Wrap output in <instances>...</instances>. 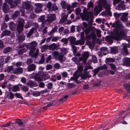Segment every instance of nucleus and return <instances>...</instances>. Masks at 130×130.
<instances>
[{"label":"nucleus","mask_w":130,"mask_h":130,"mask_svg":"<svg viewBox=\"0 0 130 130\" xmlns=\"http://www.w3.org/2000/svg\"><path fill=\"white\" fill-rule=\"evenodd\" d=\"M112 26L115 27L114 29L115 34L112 36V38L116 40H120L124 37L125 34L124 27L119 21H117L112 24Z\"/></svg>","instance_id":"1"},{"label":"nucleus","mask_w":130,"mask_h":130,"mask_svg":"<svg viewBox=\"0 0 130 130\" xmlns=\"http://www.w3.org/2000/svg\"><path fill=\"white\" fill-rule=\"evenodd\" d=\"M104 7L105 9V12H103L102 14L103 15L107 14L110 16L112 14L110 11L111 9L110 6L109 4H108L106 0H99L98 6H96L94 8V11L98 13L100 12L102 10V6Z\"/></svg>","instance_id":"2"},{"label":"nucleus","mask_w":130,"mask_h":130,"mask_svg":"<svg viewBox=\"0 0 130 130\" xmlns=\"http://www.w3.org/2000/svg\"><path fill=\"white\" fill-rule=\"evenodd\" d=\"M92 15L93 14L92 12H88L86 9H84L83 13L80 14V16L82 20L86 21L89 20L90 18H91L92 16Z\"/></svg>","instance_id":"3"},{"label":"nucleus","mask_w":130,"mask_h":130,"mask_svg":"<svg viewBox=\"0 0 130 130\" xmlns=\"http://www.w3.org/2000/svg\"><path fill=\"white\" fill-rule=\"evenodd\" d=\"M18 21V23L17 29L18 32L20 33L23 29L25 22L24 20L21 18H19Z\"/></svg>","instance_id":"4"},{"label":"nucleus","mask_w":130,"mask_h":130,"mask_svg":"<svg viewBox=\"0 0 130 130\" xmlns=\"http://www.w3.org/2000/svg\"><path fill=\"white\" fill-rule=\"evenodd\" d=\"M85 31L86 35H88L91 32L89 35L90 37H92L93 39H94L95 38L96 35L95 32L93 30L92 28L89 27L85 30Z\"/></svg>","instance_id":"5"},{"label":"nucleus","mask_w":130,"mask_h":130,"mask_svg":"<svg viewBox=\"0 0 130 130\" xmlns=\"http://www.w3.org/2000/svg\"><path fill=\"white\" fill-rule=\"evenodd\" d=\"M6 2L8 3L10 5V7L12 8H14L19 4L21 2V0H14V2H12V0H5Z\"/></svg>","instance_id":"6"},{"label":"nucleus","mask_w":130,"mask_h":130,"mask_svg":"<svg viewBox=\"0 0 130 130\" xmlns=\"http://www.w3.org/2000/svg\"><path fill=\"white\" fill-rule=\"evenodd\" d=\"M22 7L26 9L28 12L31 13L32 11L33 7L27 2L23 3Z\"/></svg>","instance_id":"7"},{"label":"nucleus","mask_w":130,"mask_h":130,"mask_svg":"<svg viewBox=\"0 0 130 130\" xmlns=\"http://www.w3.org/2000/svg\"><path fill=\"white\" fill-rule=\"evenodd\" d=\"M39 52V49L36 48L30 51L29 54L31 57L35 59L38 55Z\"/></svg>","instance_id":"8"},{"label":"nucleus","mask_w":130,"mask_h":130,"mask_svg":"<svg viewBox=\"0 0 130 130\" xmlns=\"http://www.w3.org/2000/svg\"><path fill=\"white\" fill-rule=\"evenodd\" d=\"M89 56V54L88 52H85L83 54V56L79 58V61L83 60L84 63L85 64Z\"/></svg>","instance_id":"9"},{"label":"nucleus","mask_w":130,"mask_h":130,"mask_svg":"<svg viewBox=\"0 0 130 130\" xmlns=\"http://www.w3.org/2000/svg\"><path fill=\"white\" fill-rule=\"evenodd\" d=\"M123 48L121 49V53L123 55L126 56L128 54V51L127 48V45L125 43H123L122 44Z\"/></svg>","instance_id":"10"},{"label":"nucleus","mask_w":130,"mask_h":130,"mask_svg":"<svg viewBox=\"0 0 130 130\" xmlns=\"http://www.w3.org/2000/svg\"><path fill=\"white\" fill-rule=\"evenodd\" d=\"M37 45V43L35 41H33L29 43L26 46L29 47L30 51L36 48V47Z\"/></svg>","instance_id":"11"},{"label":"nucleus","mask_w":130,"mask_h":130,"mask_svg":"<svg viewBox=\"0 0 130 130\" xmlns=\"http://www.w3.org/2000/svg\"><path fill=\"white\" fill-rule=\"evenodd\" d=\"M35 13H38L41 12L42 10L41 8L42 7V5L40 3H36L35 4Z\"/></svg>","instance_id":"12"},{"label":"nucleus","mask_w":130,"mask_h":130,"mask_svg":"<svg viewBox=\"0 0 130 130\" xmlns=\"http://www.w3.org/2000/svg\"><path fill=\"white\" fill-rule=\"evenodd\" d=\"M47 18V21L49 22H51L56 19L55 15L54 14L48 15Z\"/></svg>","instance_id":"13"},{"label":"nucleus","mask_w":130,"mask_h":130,"mask_svg":"<svg viewBox=\"0 0 130 130\" xmlns=\"http://www.w3.org/2000/svg\"><path fill=\"white\" fill-rule=\"evenodd\" d=\"M61 5L62 8L64 9L67 8V9L69 10L71 8V6L67 4L64 1H62L61 3Z\"/></svg>","instance_id":"14"},{"label":"nucleus","mask_w":130,"mask_h":130,"mask_svg":"<svg viewBox=\"0 0 130 130\" xmlns=\"http://www.w3.org/2000/svg\"><path fill=\"white\" fill-rule=\"evenodd\" d=\"M68 17L67 15L66 14L64 13H63L62 14L61 19L59 22L60 24H63L65 21L67 20Z\"/></svg>","instance_id":"15"},{"label":"nucleus","mask_w":130,"mask_h":130,"mask_svg":"<svg viewBox=\"0 0 130 130\" xmlns=\"http://www.w3.org/2000/svg\"><path fill=\"white\" fill-rule=\"evenodd\" d=\"M22 69L20 67L15 68L13 70L12 73L14 74L21 73L23 72Z\"/></svg>","instance_id":"16"},{"label":"nucleus","mask_w":130,"mask_h":130,"mask_svg":"<svg viewBox=\"0 0 130 130\" xmlns=\"http://www.w3.org/2000/svg\"><path fill=\"white\" fill-rule=\"evenodd\" d=\"M2 9L4 12L8 13L9 11V8L6 3H4L3 4Z\"/></svg>","instance_id":"17"},{"label":"nucleus","mask_w":130,"mask_h":130,"mask_svg":"<svg viewBox=\"0 0 130 130\" xmlns=\"http://www.w3.org/2000/svg\"><path fill=\"white\" fill-rule=\"evenodd\" d=\"M36 66L34 64H32L29 65L27 68V70L28 71H31L35 70Z\"/></svg>","instance_id":"18"},{"label":"nucleus","mask_w":130,"mask_h":130,"mask_svg":"<svg viewBox=\"0 0 130 130\" xmlns=\"http://www.w3.org/2000/svg\"><path fill=\"white\" fill-rule=\"evenodd\" d=\"M123 64L124 65L127 66L130 65V58H127L123 59Z\"/></svg>","instance_id":"19"},{"label":"nucleus","mask_w":130,"mask_h":130,"mask_svg":"<svg viewBox=\"0 0 130 130\" xmlns=\"http://www.w3.org/2000/svg\"><path fill=\"white\" fill-rule=\"evenodd\" d=\"M116 9L117 10H125V6L123 4H119L116 7Z\"/></svg>","instance_id":"20"},{"label":"nucleus","mask_w":130,"mask_h":130,"mask_svg":"<svg viewBox=\"0 0 130 130\" xmlns=\"http://www.w3.org/2000/svg\"><path fill=\"white\" fill-rule=\"evenodd\" d=\"M128 15L127 13H124L121 17V19L122 21L124 22H126L127 20V17Z\"/></svg>","instance_id":"21"},{"label":"nucleus","mask_w":130,"mask_h":130,"mask_svg":"<svg viewBox=\"0 0 130 130\" xmlns=\"http://www.w3.org/2000/svg\"><path fill=\"white\" fill-rule=\"evenodd\" d=\"M10 34L11 32L10 31L8 30H5L2 32L1 34V37L2 38L4 36L9 35Z\"/></svg>","instance_id":"22"},{"label":"nucleus","mask_w":130,"mask_h":130,"mask_svg":"<svg viewBox=\"0 0 130 130\" xmlns=\"http://www.w3.org/2000/svg\"><path fill=\"white\" fill-rule=\"evenodd\" d=\"M68 39L69 40L71 45H73V44H75V42H76L75 41L76 39V38L74 37L71 36L69 37Z\"/></svg>","instance_id":"23"},{"label":"nucleus","mask_w":130,"mask_h":130,"mask_svg":"<svg viewBox=\"0 0 130 130\" xmlns=\"http://www.w3.org/2000/svg\"><path fill=\"white\" fill-rule=\"evenodd\" d=\"M57 47V45L55 43H53L50 45L48 46L49 50L53 51Z\"/></svg>","instance_id":"24"},{"label":"nucleus","mask_w":130,"mask_h":130,"mask_svg":"<svg viewBox=\"0 0 130 130\" xmlns=\"http://www.w3.org/2000/svg\"><path fill=\"white\" fill-rule=\"evenodd\" d=\"M58 58L60 62H62L64 61L65 59L64 56V55L60 54L58 55Z\"/></svg>","instance_id":"25"},{"label":"nucleus","mask_w":130,"mask_h":130,"mask_svg":"<svg viewBox=\"0 0 130 130\" xmlns=\"http://www.w3.org/2000/svg\"><path fill=\"white\" fill-rule=\"evenodd\" d=\"M85 40L83 39H80L76 41L75 42V45H78L80 44V45H83L84 43Z\"/></svg>","instance_id":"26"},{"label":"nucleus","mask_w":130,"mask_h":130,"mask_svg":"<svg viewBox=\"0 0 130 130\" xmlns=\"http://www.w3.org/2000/svg\"><path fill=\"white\" fill-rule=\"evenodd\" d=\"M6 92L7 93V94L6 96V97L8 99H12L14 97V94L10 92Z\"/></svg>","instance_id":"27"},{"label":"nucleus","mask_w":130,"mask_h":130,"mask_svg":"<svg viewBox=\"0 0 130 130\" xmlns=\"http://www.w3.org/2000/svg\"><path fill=\"white\" fill-rule=\"evenodd\" d=\"M73 75L74 77L71 78L72 79L75 81H76L79 77V76L78 75L77 72H75L74 74Z\"/></svg>","instance_id":"28"},{"label":"nucleus","mask_w":130,"mask_h":130,"mask_svg":"<svg viewBox=\"0 0 130 130\" xmlns=\"http://www.w3.org/2000/svg\"><path fill=\"white\" fill-rule=\"evenodd\" d=\"M60 54L57 51H54L52 53L53 57L56 59H58V55Z\"/></svg>","instance_id":"29"},{"label":"nucleus","mask_w":130,"mask_h":130,"mask_svg":"<svg viewBox=\"0 0 130 130\" xmlns=\"http://www.w3.org/2000/svg\"><path fill=\"white\" fill-rule=\"evenodd\" d=\"M124 88L126 89L127 92L130 93V85L128 84H125L124 85Z\"/></svg>","instance_id":"30"},{"label":"nucleus","mask_w":130,"mask_h":130,"mask_svg":"<svg viewBox=\"0 0 130 130\" xmlns=\"http://www.w3.org/2000/svg\"><path fill=\"white\" fill-rule=\"evenodd\" d=\"M25 38V36L23 35H22L18 37V40L19 42H20L24 40Z\"/></svg>","instance_id":"31"},{"label":"nucleus","mask_w":130,"mask_h":130,"mask_svg":"<svg viewBox=\"0 0 130 130\" xmlns=\"http://www.w3.org/2000/svg\"><path fill=\"white\" fill-rule=\"evenodd\" d=\"M107 48L106 47H102L101 48L100 50L101 52V54H103L104 55H105L106 54V53H104V52H106L107 51Z\"/></svg>","instance_id":"32"},{"label":"nucleus","mask_w":130,"mask_h":130,"mask_svg":"<svg viewBox=\"0 0 130 130\" xmlns=\"http://www.w3.org/2000/svg\"><path fill=\"white\" fill-rule=\"evenodd\" d=\"M26 85L28 86L32 87L34 85V83L32 80H30L27 82Z\"/></svg>","instance_id":"33"},{"label":"nucleus","mask_w":130,"mask_h":130,"mask_svg":"<svg viewBox=\"0 0 130 130\" xmlns=\"http://www.w3.org/2000/svg\"><path fill=\"white\" fill-rule=\"evenodd\" d=\"M19 90L20 88L18 85L14 86L12 89V91L14 92L19 91Z\"/></svg>","instance_id":"34"},{"label":"nucleus","mask_w":130,"mask_h":130,"mask_svg":"<svg viewBox=\"0 0 130 130\" xmlns=\"http://www.w3.org/2000/svg\"><path fill=\"white\" fill-rule=\"evenodd\" d=\"M118 50L116 47H111V52L112 54H116L117 53Z\"/></svg>","instance_id":"35"},{"label":"nucleus","mask_w":130,"mask_h":130,"mask_svg":"<svg viewBox=\"0 0 130 130\" xmlns=\"http://www.w3.org/2000/svg\"><path fill=\"white\" fill-rule=\"evenodd\" d=\"M34 30V28H32L31 29H30L29 31L28 32L27 34V37H29L33 33Z\"/></svg>","instance_id":"36"},{"label":"nucleus","mask_w":130,"mask_h":130,"mask_svg":"<svg viewBox=\"0 0 130 130\" xmlns=\"http://www.w3.org/2000/svg\"><path fill=\"white\" fill-rule=\"evenodd\" d=\"M48 46L47 45H43L41 47V51L44 52L48 49Z\"/></svg>","instance_id":"37"},{"label":"nucleus","mask_w":130,"mask_h":130,"mask_svg":"<svg viewBox=\"0 0 130 130\" xmlns=\"http://www.w3.org/2000/svg\"><path fill=\"white\" fill-rule=\"evenodd\" d=\"M26 49L25 48H23L21 49H20L18 51V54L19 55H20L24 52H25L26 50L27 49V46H26Z\"/></svg>","instance_id":"38"},{"label":"nucleus","mask_w":130,"mask_h":130,"mask_svg":"<svg viewBox=\"0 0 130 130\" xmlns=\"http://www.w3.org/2000/svg\"><path fill=\"white\" fill-rule=\"evenodd\" d=\"M13 67L12 66H11L8 67L7 69H5L4 71L5 72H11L12 70H13Z\"/></svg>","instance_id":"39"},{"label":"nucleus","mask_w":130,"mask_h":130,"mask_svg":"<svg viewBox=\"0 0 130 130\" xmlns=\"http://www.w3.org/2000/svg\"><path fill=\"white\" fill-rule=\"evenodd\" d=\"M12 50V48L10 47H8L5 48L4 52L5 53H6L9 52Z\"/></svg>","instance_id":"40"},{"label":"nucleus","mask_w":130,"mask_h":130,"mask_svg":"<svg viewBox=\"0 0 130 130\" xmlns=\"http://www.w3.org/2000/svg\"><path fill=\"white\" fill-rule=\"evenodd\" d=\"M15 24L12 22H11L9 24V27L10 29L12 30H14V27Z\"/></svg>","instance_id":"41"},{"label":"nucleus","mask_w":130,"mask_h":130,"mask_svg":"<svg viewBox=\"0 0 130 130\" xmlns=\"http://www.w3.org/2000/svg\"><path fill=\"white\" fill-rule=\"evenodd\" d=\"M100 70V68L98 67L97 68L95 69L92 70V71L94 73V75H95L99 72Z\"/></svg>","instance_id":"42"},{"label":"nucleus","mask_w":130,"mask_h":130,"mask_svg":"<svg viewBox=\"0 0 130 130\" xmlns=\"http://www.w3.org/2000/svg\"><path fill=\"white\" fill-rule=\"evenodd\" d=\"M69 97L68 95L65 96L63 98H62L59 100L60 101H62L63 102L66 101Z\"/></svg>","instance_id":"43"},{"label":"nucleus","mask_w":130,"mask_h":130,"mask_svg":"<svg viewBox=\"0 0 130 130\" xmlns=\"http://www.w3.org/2000/svg\"><path fill=\"white\" fill-rule=\"evenodd\" d=\"M20 14V12L19 11H16L12 15V16L13 18H15L18 16Z\"/></svg>","instance_id":"44"},{"label":"nucleus","mask_w":130,"mask_h":130,"mask_svg":"<svg viewBox=\"0 0 130 130\" xmlns=\"http://www.w3.org/2000/svg\"><path fill=\"white\" fill-rule=\"evenodd\" d=\"M109 65L110 66L111 68L114 70H117V68L116 66L114 64L110 63L109 64Z\"/></svg>","instance_id":"45"},{"label":"nucleus","mask_w":130,"mask_h":130,"mask_svg":"<svg viewBox=\"0 0 130 130\" xmlns=\"http://www.w3.org/2000/svg\"><path fill=\"white\" fill-rule=\"evenodd\" d=\"M36 80L38 81H40L42 80V78L40 75H37L35 77Z\"/></svg>","instance_id":"46"},{"label":"nucleus","mask_w":130,"mask_h":130,"mask_svg":"<svg viewBox=\"0 0 130 130\" xmlns=\"http://www.w3.org/2000/svg\"><path fill=\"white\" fill-rule=\"evenodd\" d=\"M38 21L39 22H43L45 21L44 17L43 16H41L40 18H38Z\"/></svg>","instance_id":"47"},{"label":"nucleus","mask_w":130,"mask_h":130,"mask_svg":"<svg viewBox=\"0 0 130 130\" xmlns=\"http://www.w3.org/2000/svg\"><path fill=\"white\" fill-rule=\"evenodd\" d=\"M61 52L63 55L66 54L67 51V50L66 48H64L61 49Z\"/></svg>","instance_id":"48"},{"label":"nucleus","mask_w":130,"mask_h":130,"mask_svg":"<svg viewBox=\"0 0 130 130\" xmlns=\"http://www.w3.org/2000/svg\"><path fill=\"white\" fill-rule=\"evenodd\" d=\"M32 24V23L31 22H28L25 25L24 28H27L30 27Z\"/></svg>","instance_id":"49"},{"label":"nucleus","mask_w":130,"mask_h":130,"mask_svg":"<svg viewBox=\"0 0 130 130\" xmlns=\"http://www.w3.org/2000/svg\"><path fill=\"white\" fill-rule=\"evenodd\" d=\"M96 34L98 36L99 38L101 37V31L99 29H96Z\"/></svg>","instance_id":"50"},{"label":"nucleus","mask_w":130,"mask_h":130,"mask_svg":"<svg viewBox=\"0 0 130 130\" xmlns=\"http://www.w3.org/2000/svg\"><path fill=\"white\" fill-rule=\"evenodd\" d=\"M21 89L25 92L27 91L29 89L26 86H22L21 88Z\"/></svg>","instance_id":"51"},{"label":"nucleus","mask_w":130,"mask_h":130,"mask_svg":"<svg viewBox=\"0 0 130 130\" xmlns=\"http://www.w3.org/2000/svg\"><path fill=\"white\" fill-rule=\"evenodd\" d=\"M92 61L93 63H95L97 62V60L96 57L94 55L92 56Z\"/></svg>","instance_id":"52"},{"label":"nucleus","mask_w":130,"mask_h":130,"mask_svg":"<svg viewBox=\"0 0 130 130\" xmlns=\"http://www.w3.org/2000/svg\"><path fill=\"white\" fill-rule=\"evenodd\" d=\"M71 47L73 50V53H76L77 52L76 47L73 45H71Z\"/></svg>","instance_id":"53"},{"label":"nucleus","mask_w":130,"mask_h":130,"mask_svg":"<svg viewBox=\"0 0 130 130\" xmlns=\"http://www.w3.org/2000/svg\"><path fill=\"white\" fill-rule=\"evenodd\" d=\"M15 123H18L19 125H22L23 123L19 119H17L15 120Z\"/></svg>","instance_id":"54"},{"label":"nucleus","mask_w":130,"mask_h":130,"mask_svg":"<svg viewBox=\"0 0 130 130\" xmlns=\"http://www.w3.org/2000/svg\"><path fill=\"white\" fill-rule=\"evenodd\" d=\"M83 67L80 65H79L78 66V70L80 72H81L83 70Z\"/></svg>","instance_id":"55"},{"label":"nucleus","mask_w":130,"mask_h":130,"mask_svg":"<svg viewBox=\"0 0 130 130\" xmlns=\"http://www.w3.org/2000/svg\"><path fill=\"white\" fill-rule=\"evenodd\" d=\"M44 57L43 55H42V56H41V59L39 62V63L41 64L44 62L45 60Z\"/></svg>","instance_id":"56"},{"label":"nucleus","mask_w":130,"mask_h":130,"mask_svg":"<svg viewBox=\"0 0 130 130\" xmlns=\"http://www.w3.org/2000/svg\"><path fill=\"white\" fill-rule=\"evenodd\" d=\"M107 61L109 62H114L115 60L112 58H107L106 59Z\"/></svg>","instance_id":"57"},{"label":"nucleus","mask_w":130,"mask_h":130,"mask_svg":"<svg viewBox=\"0 0 130 130\" xmlns=\"http://www.w3.org/2000/svg\"><path fill=\"white\" fill-rule=\"evenodd\" d=\"M15 95L17 98L21 99H23V98L22 97L21 94L20 93H15Z\"/></svg>","instance_id":"58"},{"label":"nucleus","mask_w":130,"mask_h":130,"mask_svg":"<svg viewBox=\"0 0 130 130\" xmlns=\"http://www.w3.org/2000/svg\"><path fill=\"white\" fill-rule=\"evenodd\" d=\"M61 42H64V44H67L68 42V40L66 38H63L61 39Z\"/></svg>","instance_id":"59"},{"label":"nucleus","mask_w":130,"mask_h":130,"mask_svg":"<svg viewBox=\"0 0 130 130\" xmlns=\"http://www.w3.org/2000/svg\"><path fill=\"white\" fill-rule=\"evenodd\" d=\"M101 82L100 81L99 82L96 83H94L93 84V85L94 87H98L100 86L101 84Z\"/></svg>","instance_id":"60"},{"label":"nucleus","mask_w":130,"mask_h":130,"mask_svg":"<svg viewBox=\"0 0 130 130\" xmlns=\"http://www.w3.org/2000/svg\"><path fill=\"white\" fill-rule=\"evenodd\" d=\"M59 39L58 36H56L54 37L52 39V41L53 42H55L57 41Z\"/></svg>","instance_id":"61"},{"label":"nucleus","mask_w":130,"mask_h":130,"mask_svg":"<svg viewBox=\"0 0 130 130\" xmlns=\"http://www.w3.org/2000/svg\"><path fill=\"white\" fill-rule=\"evenodd\" d=\"M33 62V60L31 58H29L27 59L26 63L28 65L32 63Z\"/></svg>","instance_id":"62"},{"label":"nucleus","mask_w":130,"mask_h":130,"mask_svg":"<svg viewBox=\"0 0 130 130\" xmlns=\"http://www.w3.org/2000/svg\"><path fill=\"white\" fill-rule=\"evenodd\" d=\"M75 12L77 14H79L81 12V10L80 8H77L75 9Z\"/></svg>","instance_id":"63"},{"label":"nucleus","mask_w":130,"mask_h":130,"mask_svg":"<svg viewBox=\"0 0 130 130\" xmlns=\"http://www.w3.org/2000/svg\"><path fill=\"white\" fill-rule=\"evenodd\" d=\"M67 87L68 88H70L74 87V85L72 83L68 84L67 85Z\"/></svg>","instance_id":"64"}]
</instances>
